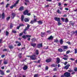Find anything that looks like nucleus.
Instances as JSON below:
<instances>
[{"label": "nucleus", "mask_w": 77, "mask_h": 77, "mask_svg": "<svg viewBox=\"0 0 77 77\" xmlns=\"http://www.w3.org/2000/svg\"><path fill=\"white\" fill-rule=\"evenodd\" d=\"M8 47H9L10 49H13L14 48V46L12 45H9L8 46Z\"/></svg>", "instance_id": "4468645a"}, {"label": "nucleus", "mask_w": 77, "mask_h": 77, "mask_svg": "<svg viewBox=\"0 0 77 77\" xmlns=\"http://www.w3.org/2000/svg\"><path fill=\"white\" fill-rule=\"evenodd\" d=\"M8 34H9V32H8L6 31V35L8 36Z\"/></svg>", "instance_id": "e433bc0d"}, {"label": "nucleus", "mask_w": 77, "mask_h": 77, "mask_svg": "<svg viewBox=\"0 0 77 77\" xmlns=\"http://www.w3.org/2000/svg\"><path fill=\"white\" fill-rule=\"evenodd\" d=\"M26 36L28 38H30V37H31V35H26Z\"/></svg>", "instance_id": "09e8293b"}, {"label": "nucleus", "mask_w": 77, "mask_h": 77, "mask_svg": "<svg viewBox=\"0 0 77 77\" xmlns=\"http://www.w3.org/2000/svg\"><path fill=\"white\" fill-rule=\"evenodd\" d=\"M52 66H53V67H54L56 66H57V65H56L53 64L52 65Z\"/></svg>", "instance_id": "de8ad7c7"}, {"label": "nucleus", "mask_w": 77, "mask_h": 77, "mask_svg": "<svg viewBox=\"0 0 77 77\" xmlns=\"http://www.w3.org/2000/svg\"><path fill=\"white\" fill-rule=\"evenodd\" d=\"M28 13V11L27 10L25 11L23 13V14L24 15H26Z\"/></svg>", "instance_id": "6ab92c4d"}, {"label": "nucleus", "mask_w": 77, "mask_h": 77, "mask_svg": "<svg viewBox=\"0 0 77 77\" xmlns=\"http://www.w3.org/2000/svg\"><path fill=\"white\" fill-rule=\"evenodd\" d=\"M54 20L55 21H58V22H60V18L55 17L54 18Z\"/></svg>", "instance_id": "7ed1b4c3"}, {"label": "nucleus", "mask_w": 77, "mask_h": 77, "mask_svg": "<svg viewBox=\"0 0 77 77\" xmlns=\"http://www.w3.org/2000/svg\"><path fill=\"white\" fill-rule=\"evenodd\" d=\"M21 45L20 43H19V44H17V46H20Z\"/></svg>", "instance_id": "4d7b16f0"}, {"label": "nucleus", "mask_w": 77, "mask_h": 77, "mask_svg": "<svg viewBox=\"0 0 77 77\" xmlns=\"http://www.w3.org/2000/svg\"><path fill=\"white\" fill-rule=\"evenodd\" d=\"M58 51L60 52H62L63 51V50L62 49L60 48L58 49Z\"/></svg>", "instance_id": "a878e982"}, {"label": "nucleus", "mask_w": 77, "mask_h": 77, "mask_svg": "<svg viewBox=\"0 0 77 77\" xmlns=\"http://www.w3.org/2000/svg\"><path fill=\"white\" fill-rule=\"evenodd\" d=\"M63 59L65 60H68V58L64 57L63 58Z\"/></svg>", "instance_id": "c9c22d12"}, {"label": "nucleus", "mask_w": 77, "mask_h": 77, "mask_svg": "<svg viewBox=\"0 0 77 77\" xmlns=\"http://www.w3.org/2000/svg\"><path fill=\"white\" fill-rule=\"evenodd\" d=\"M23 32L24 34H27V32H26V30H25V29H24Z\"/></svg>", "instance_id": "2f4dec72"}, {"label": "nucleus", "mask_w": 77, "mask_h": 77, "mask_svg": "<svg viewBox=\"0 0 77 77\" xmlns=\"http://www.w3.org/2000/svg\"><path fill=\"white\" fill-rule=\"evenodd\" d=\"M8 63V61H4V64H6Z\"/></svg>", "instance_id": "a19ab883"}, {"label": "nucleus", "mask_w": 77, "mask_h": 77, "mask_svg": "<svg viewBox=\"0 0 77 77\" xmlns=\"http://www.w3.org/2000/svg\"><path fill=\"white\" fill-rule=\"evenodd\" d=\"M19 0H17L15 2V3L14 4V5H16V6L17 5V4H18V2H19Z\"/></svg>", "instance_id": "bb28decb"}, {"label": "nucleus", "mask_w": 77, "mask_h": 77, "mask_svg": "<svg viewBox=\"0 0 77 77\" xmlns=\"http://www.w3.org/2000/svg\"><path fill=\"white\" fill-rule=\"evenodd\" d=\"M23 70H26L27 69V66L26 65H24L23 67Z\"/></svg>", "instance_id": "6e6552de"}, {"label": "nucleus", "mask_w": 77, "mask_h": 77, "mask_svg": "<svg viewBox=\"0 0 77 77\" xmlns=\"http://www.w3.org/2000/svg\"><path fill=\"white\" fill-rule=\"evenodd\" d=\"M61 20L63 21V22H64L65 21V19L63 18H61Z\"/></svg>", "instance_id": "37998d69"}, {"label": "nucleus", "mask_w": 77, "mask_h": 77, "mask_svg": "<svg viewBox=\"0 0 77 77\" xmlns=\"http://www.w3.org/2000/svg\"><path fill=\"white\" fill-rule=\"evenodd\" d=\"M53 39V37H52V35H51L48 38V39L49 40Z\"/></svg>", "instance_id": "f8f14e48"}, {"label": "nucleus", "mask_w": 77, "mask_h": 77, "mask_svg": "<svg viewBox=\"0 0 77 77\" xmlns=\"http://www.w3.org/2000/svg\"><path fill=\"white\" fill-rule=\"evenodd\" d=\"M31 40L32 41V42H35V41H36V39L35 38H32Z\"/></svg>", "instance_id": "c85d7f7f"}, {"label": "nucleus", "mask_w": 77, "mask_h": 77, "mask_svg": "<svg viewBox=\"0 0 77 77\" xmlns=\"http://www.w3.org/2000/svg\"><path fill=\"white\" fill-rule=\"evenodd\" d=\"M69 59L70 60H75V59H72V58H69Z\"/></svg>", "instance_id": "864d4df0"}, {"label": "nucleus", "mask_w": 77, "mask_h": 77, "mask_svg": "<svg viewBox=\"0 0 77 77\" xmlns=\"http://www.w3.org/2000/svg\"><path fill=\"white\" fill-rule=\"evenodd\" d=\"M64 75L65 77H70L71 74H70V73L69 72H66L64 73Z\"/></svg>", "instance_id": "f257e3e1"}, {"label": "nucleus", "mask_w": 77, "mask_h": 77, "mask_svg": "<svg viewBox=\"0 0 77 77\" xmlns=\"http://www.w3.org/2000/svg\"><path fill=\"white\" fill-rule=\"evenodd\" d=\"M71 33L72 34V35H73V34H74V33H75V32H74V31H72L71 32Z\"/></svg>", "instance_id": "a18cd8bd"}, {"label": "nucleus", "mask_w": 77, "mask_h": 77, "mask_svg": "<svg viewBox=\"0 0 77 77\" xmlns=\"http://www.w3.org/2000/svg\"><path fill=\"white\" fill-rule=\"evenodd\" d=\"M62 24V23H60V22H58V26H60V25H61Z\"/></svg>", "instance_id": "79ce46f5"}, {"label": "nucleus", "mask_w": 77, "mask_h": 77, "mask_svg": "<svg viewBox=\"0 0 77 77\" xmlns=\"http://www.w3.org/2000/svg\"><path fill=\"white\" fill-rule=\"evenodd\" d=\"M57 12L58 13V14H61V11H60V10L58 9V10L57 11Z\"/></svg>", "instance_id": "393cba45"}, {"label": "nucleus", "mask_w": 77, "mask_h": 77, "mask_svg": "<svg viewBox=\"0 0 77 77\" xmlns=\"http://www.w3.org/2000/svg\"><path fill=\"white\" fill-rule=\"evenodd\" d=\"M69 25H72V26L74 25V23H73L71 21H70V23H69Z\"/></svg>", "instance_id": "a211bd4d"}, {"label": "nucleus", "mask_w": 77, "mask_h": 77, "mask_svg": "<svg viewBox=\"0 0 77 77\" xmlns=\"http://www.w3.org/2000/svg\"><path fill=\"white\" fill-rule=\"evenodd\" d=\"M47 32L48 34H50V33H51V32L50 30L47 31Z\"/></svg>", "instance_id": "7c9ffc66"}, {"label": "nucleus", "mask_w": 77, "mask_h": 77, "mask_svg": "<svg viewBox=\"0 0 77 77\" xmlns=\"http://www.w3.org/2000/svg\"><path fill=\"white\" fill-rule=\"evenodd\" d=\"M23 32H22V33H20V34H19V36H21L22 35H23Z\"/></svg>", "instance_id": "bf43d9fd"}, {"label": "nucleus", "mask_w": 77, "mask_h": 77, "mask_svg": "<svg viewBox=\"0 0 77 77\" xmlns=\"http://www.w3.org/2000/svg\"><path fill=\"white\" fill-rule=\"evenodd\" d=\"M31 45L33 47H35L36 45V43H31Z\"/></svg>", "instance_id": "2eb2a0df"}, {"label": "nucleus", "mask_w": 77, "mask_h": 77, "mask_svg": "<svg viewBox=\"0 0 77 77\" xmlns=\"http://www.w3.org/2000/svg\"><path fill=\"white\" fill-rule=\"evenodd\" d=\"M24 9V7L23 6H22L20 7V8L19 9V11H23Z\"/></svg>", "instance_id": "9b49d317"}, {"label": "nucleus", "mask_w": 77, "mask_h": 77, "mask_svg": "<svg viewBox=\"0 0 77 77\" xmlns=\"http://www.w3.org/2000/svg\"><path fill=\"white\" fill-rule=\"evenodd\" d=\"M51 60V59L49 58V59H47L46 60V62L48 63L49 62H50Z\"/></svg>", "instance_id": "423d86ee"}, {"label": "nucleus", "mask_w": 77, "mask_h": 77, "mask_svg": "<svg viewBox=\"0 0 77 77\" xmlns=\"http://www.w3.org/2000/svg\"><path fill=\"white\" fill-rule=\"evenodd\" d=\"M9 4H7V5H6V8H7L8 6H9Z\"/></svg>", "instance_id": "052dcab7"}, {"label": "nucleus", "mask_w": 77, "mask_h": 77, "mask_svg": "<svg viewBox=\"0 0 77 77\" xmlns=\"http://www.w3.org/2000/svg\"><path fill=\"white\" fill-rule=\"evenodd\" d=\"M6 72L7 73H9V72H10V70H7Z\"/></svg>", "instance_id": "6e6d98bb"}, {"label": "nucleus", "mask_w": 77, "mask_h": 77, "mask_svg": "<svg viewBox=\"0 0 77 77\" xmlns=\"http://www.w3.org/2000/svg\"><path fill=\"white\" fill-rule=\"evenodd\" d=\"M15 14L14 13H12L11 15V18L12 19H13V18L15 17Z\"/></svg>", "instance_id": "0eeeda50"}, {"label": "nucleus", "mask_w": 77, "mask_h": 77, "mask_svg": "<svg viewBox=\"0 0 77 77\" xmlns=\"http://www.w3.org/2000/svg\"><path fill=\"white\" fill-rule=\"evenodd\" d=\"M53 71H57V69L56 68H55L54 69Z\"/></svg>", "instance_id": "603ef678"}, {"label": "nucleus", "mask_w": 77, "mask_h": 77, "mask_svg": "<svg viewBox=\"0 0 77 77\" xmlns=\"http://www.w3.org/2000/svg\"><path fill=\"white\" fill-rule=\"evenodd\" d=\"M37 23H38V24L39 25L42 24L43 23L42 21H37Z\"/></svg>", "instance_id": "ddd939ff"}, {"label": "nucleus", "mask_w": 77, "mask_h": 77, "mask_svg": "<svg viewBox=\"0 0 77 77\" xmlns=\"http://www.w3.org/2000/svg\"><path fill=\"white\" fill-rule=\"evenodd\" d=\"M5 56V55H2L1 57L2 58H3V57H4Z\"/></svg>", "instance_id": "338daca9"}, {"label": "nucleus", "mask_w": 77, "mask_h": 77, "mask_svg": "<svg viewBox=\"0 0 77 77\" xmlns=\"http://www.w3.org/2000/svg\"><path fill=\"white\" fill-rule=\"evenodd\" d=\"M57 64L59 63L60 62V59L59 58V57H57Z\"/></svg>", "instance_id": "39448f33"}, {"label": "nucleus", "mask_w": 77, "mask_h": 77, "mask_svg": "<svg viewBox=\"0 0 77 77\" xmlns=\"http://www.w3.org/2000/svg\"><path fill=\"white\" fill-rule=\"evenodd\" d=\"M30 58L32 60H35V59H36V57L35 55H33L30 57Z\"/></svg>", "instance_id": "f03ea898"}, {"label": "nucleus", "mask_w": 77, "mask_h": 77, "mask_svg": "<svg viewBox=\"0 0 77 77\" xmlns=\"http://www.w3.org/2000/svg\"><path fill=\"white\" fill-rule=\"evenodd\" d=\"M66 66H67L68 67V68H69V67L70 66V65L69 64H68Z\"/></svg>", "instance_id": "680f3d73"}, {"label": "nucleus", "mask_w": 77, "mask_h": 77, "mask_svg": "<svg viewBox=\"0 0 77 77\" xmlns=\"http://www.w3.org/2000/svg\"><path fill=\"white\" fill-rule=\"evenodd\" d=\"M35 53H36V54L38 55V50H36V52H35Z\"/></svg>", "instance_id": "58836bf2"}, {"label": "nucleus", "mask_w": 77, "mask_h": 77, "mask_svg": "<svg viewBox=\"0 0 77 77\" xmlns=\"http://www.w3.org/2000/svg\"><path fill=\"white\" fill-rule=\"evenodd\" d=\"M66 23H68V18H66L65 20V21Z\"/></svg>", "instance_id": "473e14b6"}, {"label": "nucleus", "mask_w": 77, "mask_h": 77, "mask_svg": "<svg viewBox=\"0 0 77 77\" xmlns=\"http://www.w3.org/2000/svg\"><path fill=\"white\" fill-rule=\"evenodd\" d=\"M68 62H66L65 63H64V65H66L67 64Z\"/></svg>", "instance_id": "69168bd1"}, {"label": "nucleus", "mask_w": 77, "mask_h": 77, "mask_svg": "<svg viewBox=\"0 0 77 77\" xmlns=\"http://www.w3.org/2000/svg\"><path fill=\"white\" fill-rule=\"evenodd\" d=\"M74 53L75 54H76V53H77V49H75V52Z\"/></svg>", "instance_id": "4c0bfd02"}, {"label": "nucleus", "mask_w": 77, "mask_h": 77, "mask_svg": "<svg viewBox=\"0 0 77 77\" xmlns=\"http://www.w3.org/2000/svg\"><path fill=\"white\" fill-rule=\"evenodd\" d=\"M54 42H56V43H58V42H59V41L57 39H54Z\"/></svg>", "instance_id": "b1692460"}, {"label": "nucleus", "mask_w": 77, "mask_h": 77, "mask_svg": "<svg viewBox=\"0 0 77 77\" xmlns=\"http://www.w3.org/2000/svg\"><path fill=\"white\" fill-rule=\"evenodd\" d=\"M20 26V27H21V26H24V24H20L19 25Z\"/></svg>", "instance_id": "774afa93"}, {"label": "nucleus", "mask_w": 77, "mask_h": 77, "mask_svg": "<svg viewBox=\"0 0 77 77\" xmlns=\"http://www.w3.org/2000/svg\"><path fill=\"white\" fill-rule=\"evenodd\" d=\"M63 40L62 39L60 40V44H63Z\"/></svg>", "instance_id": "dca6fc26"}, {"label": "nucleus", "mask_w": 77, "mask_h": 77, "mask_svg": "<svg viewBox=\"0 0 77 77\" xmlns=\"http://www.w3.org/2000/svg\"><path fill=\"white\" fill-rule=\"evenodd\" d=\"M12 27H13V24H12V23H11L10 28V29H12Z\"/></svg>", "instance_id": "c756f323"}, {"label": "nucleus", "mask_w": 77, "mask_h": 77, "mask_svg": "<svg viewBox=\"0 0 77 77\" xmlns=\"http://www.w3.org/2000/svg\"><path fill=\"white\" fill-rule=\"evenodd\" d=\"M45 70H48V66H47L45 67Z\"/></svg>", "instance_id": "8fccbe9b"}, {"label": "nucleus", "mask_w": 77, "mask_h": 77, "mask_svg": "<svg viewBox=\"0 0 77 77\" xmlns=\"http://www.w3.org/2000/svg\"><path fill=\"white\" fill-rule=\"evenodd\" d=\"M2 19L5 18V13H3L2 14Z\"/></svg>", "instance_id": "4be33fe9"}, {"label": "nucleus", "mask_w": 77, "mask_h": 77, "mask_svg": "<svg viewBox=\"0 0 77 77\" xmlns=\"http://www.w3.org/2000/svg\"><path fill=\"white\" fill-rule=\"evenodd\" d=\"M26 2H27V3H29V0H25Z\"/></svg>", "instance_id": "0e129e2a"}, {"label": "nucleus", "mask_w": 77, "mask_h": 77, "mask_svg": "<svg viewBox=\"0 0 77 77\" xmlns=\"http://www.w3.org/2000/svg\"><path fill=\"white\" fill-rule=\"evenodd\" d=\"M29 27H30V25L29 24H28L27 26V27L26 28L25 30H27L28 29H29Z\"/></svg>", "instance_id": "1a4fd4ad"}, {"label": "nucleus", "mask_w": 77, "mask_h": 77, "mask_svg": "<svg viewBox=\"0 0 77 77\" xmlns=\"http://www.w3.org/2000/svg\"><path fill=\"white\" fill-rule=\"evenodd\" d=\"M38 75L37 74H35L34 75V77H38Z\"/></svg>", "instance_id": "13d9d810"}, {"label": "nucleus", "mask_w": 77, "mask_h": 77, "mask_svg": "<svg viewBox=\"0 0 77 77\" xmlns=\"http://www.w3.org/2000/svg\"><path fill=\"white\" fill-rule=\"evenodd\" d=\"M24 20V16L22 15L21 17V21H23Z\"/></svg>", "instance_id": "412c9836"}, {"label": "nucleus", "mask_w": 77, "mask_h": 77, "mask_svg": "<svg viewBox=\"0 0 77 77\" xmlns=\"http://www.w3.org/2000/svg\"><path fill=\"white\" fill-rule=\"evenodd\" d=\"M42 43H40L38 45L37 47L38 48H41L42 47Z\"/></svg>", "instance_id": "20e7f679"}, {"label": "nucleus", "mask_w": 77, "mask_h": 77, "mask_svg": "<svg viewBox=\"0 0 77 77\" xmlns=\"http://www.w3.org/2000/svg\"><path fill=\"white\" fill-rule=\"evenodd\" d=\"M66 43H67V44H69V45H70V44H71V43H70V42H66Z\"/></svg>", "instance_id": "5fc2aeb1"}, {"label": "nucleus", "mask_w": 77, "mask_h": 77, "mask_svg": "<svg viewBox=\"0 0 77 77\" xmlns=\"http://www.w3.org/2000/svg\"><path fill=\"white\" fill-rule=\"evenodd\" d=\"M0 74L1 75H4V73L3 72V71L2 70H0Z\"/></svg>", "instance_id": "5701e85b"}, {"label": "nucleus", "mask_w": 77, "mask_h": 77, "mask_svg": "<svg viewBox=\"0 0 77 77\" xmlns=\"http://www.w3.org/2000/svg\"><path fill=\"white\" fill-rule=\"evenodd\" d=\"M60 77H65L64 75H61Z\"/></svg>", "instance_id": "e2e57ef3"}, {"label": "nucleus", "mask_w": 77, "mask_h": 77, "mask_svg": "<svg viewBox=\"0 0 77 77\" xmlns=\"http://www.w3.org/2000/svg\"><path fill=\"white\" fill-rule=\"evenodd\" d=\"M63 47L64 49H66L68 48V46H63Z\"/></svg>", "instance_id": "cd10ccee"}, {"label": "nucleus", "mask_w": 77, "mask_h": 77, "mask_svg": "<svg viewBox=\"0 0 77 77\" xmlns=\"http://www.w3.org/2000/svg\"><path fill=\"white\" fill-rule=\"evenodd\" d=\"M22 38H23V39H26V36L23 35L22 36Z\"/></svg>", "instance_id": "c03bdc74"}, {"label": "nucleus", "mask_w": 77, "mask_h": 77, "mask_svg": "<svg viewBox=\"0 0 77 77\" xmlns=\"http://www.w3.org/2000/svg\"><path fill=\"white\" fill-rule=\"evenodd\" d=\"M64 68V69H68V67L67 66H65Z\"/></svg>", "instance_id": "f704fd0d"}, {"label": "nucleus", "mask_w": 77, "mask_h": 77, "mask_svg": "<svg viewBox=\"0 0 77 77\" xmlns=\"http://www.w3.org/2000/svg\"><path fill=\"white\" fill-rule=\"evenodd\" d=\"M24 21L25 22H28L29 21V20L28 18H26L24 19Z\"/></svg>", "instance_id": "f3484780"}, {"label": "nucleus", "mask_w": 77, "mask_h": 77, "mask_svg": "<svg viewBox=\"0 0 77 77\" xmlns=\"http://www.w3.org/2000/svg\"><path fill=\"white\" fill-rule=\"evenodd\" d=\"M46 1L47 2H51V1H52V0H46Z\"/></svg>", "instance_id": "3c124183"}, {"label": "nucleus", "mask_w": 77, "mask_h": 77, "mask_svg": "<svg viewBox=\"0 0 77 77\" xmlns=\"http://www.w3.org/2000/svg\"><path fill=\"white\" fill-rule=\"evenodd\" d=\"M10 17H8L7 18V21H9V19H10Z\"/></svg>", "instance_id": "ea45409f"}, {"label": "nucleus", "mask_w": 77, "mask_h": 77, "mask_svg": "<svg viewBox=\"0 0 77 77\" xmlns=\"http://www.w3.org/2000/svg\"><path fill=\"white\" fill-rule=\"evenodd\" d=\"M45 35V32H41V36L42 37H44Z\"/></svg>", "instance_id": "9d476101"}, {"label": "nucleus", "mask_w": 77, "mask_h": 77, "mask_svg": "<svg viewBox=\"0 0 77 77\" xmlns=\"http://www.w3.org/2000/svg\"><path fill=\"white\" fill-rule=\"evenodd\" d=\"M15 6H16L15 4H14V5L10 7V9H13V8H14V7H15Z\"/></svg>", "instance_id": "aec40b11"}, {"label": "nucleus", "mask_w": 77, "mask_h": 77, "mask_svg": "<svg viewBox=\"0 0 77 77\" xmlns=\"http://www.w3.org/2000/svg\"><path fill=\"white\" fill-rule=\"evenodd\" d=\"M69 53H70V51H68L66 52V54H69Z\"/></svg>", "instance_id": "49530a36"}, {"label": "nucleus", "mask_w": 77, "mask_h": 77, "mask_svg": "<svg viewBox=\"0 0 77 77\" xmlns=\"http://www.w3.org/2000/svg\"><path fill=\"white\" fill-rule=\"evenodd\" d=\"M12 33H17V32L15 30H12Z\"/></svg>", "instance_id": "72a5a7b5"}]
</instances>
